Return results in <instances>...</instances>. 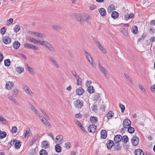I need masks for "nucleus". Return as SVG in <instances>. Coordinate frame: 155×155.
<instances>
[{"label": "nucleus", "instance_id": "1", "mask_svg": "<svg viewBox=\"0 0 155 155\" xmlns=\"http://www.w3.org/2000/svg\"><path fill=\"white\" fill-rule=\"evenodd\" d=\"M71 16L74 19L79 21L81 24H83L87 19L88 15H81L74 13Z\"/></svg>", "mask_w": 155, "mask_h": 155}, {"label": "nucleus", "instance_id": "2", "mask_svg": "<svg viewBox=\"0 0 155 155\" xmlns=\"http://www.w3.org/2000/svg\"><path fill=\"white\" fill-rule=\"evenodd\" d=\"M40 45L44 46L49 51L54 53L56 51L55 48L48 42L46 41H42Z\"/></svg>", "mask_w": 155, "mask_h": 155}, {"label": "nucleus", "instance_id": "3", "mask_svg": "<svg viewBox=\"0 0 155 155\" xmlns=\"http://www.w3.org/2000/svg\"><path fill=\"white\" fill-rule=\"evenodd\" d=\"M131 140L133 146H137L139 144V138L136 136L134 135L132 138Z\"/></svg>", "mask_w": 155, "mask_h": 155}, {"label": "nucleus", "instance_id": "4", "mask_svg": "<svg viewBox=\"0 0 155 155\" xmlns=\"http://www.w3.org/2000/svg\"><path fill=\"white\" fill-rule=\"evenodd\" d=\"M75 106L78 108H81L83 105V102L79 99H77L74 102Z\"/></svg>", "mask_w": 155, "mask_h": 155}, {"label": "nucleus", "instance_id": "5", "mask_svg": "<svg viewBox=\"0 0 155 155\" xmlns=\"http://www.w3.org/2000/svg\"><path fill=\"white\" fill-rule=\"evenodd\" d=\"M49 58L51 61L52 63L56 68H59L60 67V65L54 57L51 55H50L49 56Z\"/></svg>", "mask_w": 155, "mask_h": 155}, {"label": "nucleus", "instance_id": "6", "mask_svg": "<svg viewBox=\"0 0 155 155\" xmlns=\"http://www.w3.org/2000/svg\"><path fill=\"white\" fill-rule=\"evenodd\" d=\"M24 47L25 48H31L33 50H38L39 48L35 46L34 45H32L28 44L27 43H24Z\"/></svg>", "mask_w": 155, "mask_h": 155}, {"label": "nucleus", "instance_id": "7", "mask_svg": "<svg viewBox=\"0 0 155 155\" xmlns=\"http://www.w3.org/2000/svg\"><path fill=\"white\" fill-rule=\"evenodd\" d=\"M28 40L30 42H33L35 44H37L40 45L42 41L36 40L33 38L31 37H28L27 38Z\"/></svg>", "mask_w": 155, "mask_h": 155}, {"label": "nucleus", "instance_id": "8", "mask_svg": "<svg viewBox=\"0 0 155 155\" xmlns=\"http://www.w3.org/2000/svg\"><path fill=\"white\" fill-rule=\"evenodd\" d=\"M23 89L24 91L29 95L33 97L34 96V93L27 86H24Z\"/></svg>", "mask_w": 155, "mask_h": 155}, {"label": "nucleus", "instance_id": "9", "mask_svg": "<svg viewBox=\"0 0 155 155\" xmlns=\"http://www.w3.org/2000/svg\"><path fill=\"white\" fill-rule=\"evenodd\" d=\"M131 121L128 119H126L124 121L123 125L125 128H127L131 125Z\"/></svg>", "mask_w": 155, "mask_h": 155}, {"label": "nucleus", "instance_id": "10", "mask_svg": "<svg viewBox=\"0 0 155 155\" xmlns=\"http://www.w3.org/2000/svg\"><path fill=\"white\" fill-rule=\"evenodd\" d=\"M96 129V126L94 124H92L89 126L88 128V130L90 133H94L95 132Z\"/></svg>", "mask_w": 155, "mask_h": 155}, {"label": "nucleus", "instance_id": "11", "mask_svg": "<svg viewBox=\"0 0 155 155\" xmlns=\"http://www.w3.org/2000/svg\"><path fill=\"white\" fill-rule=\"evenodd\" d=\"M2 39L3 43L6 45L9 44L11 41V39L10 38L9 36H4Z\"/></svg>", "mask_w": 155, "mask_h": 155}, {"label": "nucleus", "instance_id": "12", "mask_svg": "<svg viewBox=\"0 0 155 155\" xmlns=\"http://www.w3.org/2000/svg\"><path fill=\"white\" fill-rule=\"evenodd\" d=\"M39 137V135L37 134L35 136L32 140L29 143L28 145L29 146H32L35 142H36L38 139Z\"/></svg>", "mask_w": 155, "mask_h": 155}, {"label": "nucleus", "instance_id": "13", "mask_svg": "<svg viewBox=\"0 0 155 155\" xmlns=\"http://www.w3.org/2000/svg\"><path fill=\"white\" fill-rule=\"evenodd\" d=\"M14 86V83L13 82L9 81L6 83L5 87L7 89L10 90L12 89V88Z\"/></svg>", "mask_w": 155, "mask_h": 155}, {"label": "nucleus", "instance_id": "14", "mask_svg": "<svg viewBox=\"0 0 155 155\" xmlns=\"http://www.w3.org/2000/svg\"><path fill=\"white\" fill-rule=\"evenodd\" d=\"M84 90L81 87L77 88L76 90V94L79 96L82 95L84 93Z\"/></svg>", "mask_w": 155, "mask_h": 155}, {"label": "nucleus", "instance_id": "15", "mask_svg": "<svg viewBox=\"0 0 155 155\" xmlns=\"http://www.w3.org/2000/svg\"><path fill=\"white\" fill-rule=\"evenodd\" d=\"M63 136L61 135H59L56 137V140L58 141L59 144H61L63 142Z\"/></svg>", "mask_w": 155, "mask_h": 155}, {"label": "nucleus", "instance_id": "16", "mask_svg": "<svg viewBox=\"0 0 155 155\" xmlns=\"http://www.w3.org/2000/svg\"><path fill=\"white\" fill-rule=\"evenodd\" d=\"M42 147L45 148L47 149L49 147V143L47 141H43L41 143Z\"/></svg>", "mask_w": 155, "mask_h": 155}, {"label": "nucleus", "instance_id": "17", "mask_svg": "<svg viewBox=\"0 0 155 155\" xmlns=\"http://www.w3.org/2000/svg\"><path fill=\"white\" fill-rule=\"evenodd\" d=\"M106 144L107 147L108 149H110L114 145V142L113 140H109L108 141Z\"/></svg>", "mask_w": 155, "mask_h": 155}, {"label": "nucleus", "instance_id": "18", "mask_svg": "<svg viewBox=\"0 0 155 155\" xmlns=\"http://www.w3.org/2000/svg\"><path fill=\"white\" fill-rule=\"evenodd\" d=\"M135 155H144L143 150L140 149H136L135 151Z\"/></svg>", "mask_w": 155, "mask_h": 155}, {"label": "nucleus", "instance_id": "19", "mask_svg": "<svg viewBox=\"0 0 155 155\" xmlns=\"http://www.w3.org/2000/svg\"><path fill=\"white\" fill-rule=\"evenodd\" d=\"M20 45V43L18 41H15L12 45L13 48L15 49H18L19 48Z\"/></svg>", "mask_w": 155, "mask_h": 155}, {"label": "nucleus", "instance_id": "20", "mask_svg": "<svg viewBox=\"0 0 155 155\" xmlns=\"http://www.w3.org/2000/svg\"><path fill=\"white\" fill-rule=\"evenodd\" d=\"M99 11L101 16H104L106 15V12L104 8H101L99 9Z\"/></svg>", "mask_w": 155, "mask_h": 155}, {"label": "nucleus", "instance_id": "21", "mask_svg": "<svg viewBox=\"0 0 155 155\" xmlns=\"http://www.w3.org/2000/svg\"><path fill=\"white\" fill-rule=\"evenodd\" d=\"M121 136L120 135H117L115 136L114 138V141L116 143H118L120 142L121 140Z\"/></svg>", "mask_w": 155, "mask_h": 155}, {"label": "nucleus", "instance_id": "22", "mask_svg": "<svg viewBox=\"0 0 155 155\" xmlns=\"http://www.w3.org/2000/svg\"><path fill=\"white\" fill-rule=\"evenodd\" d=\"M101 137L104 139H105L107 137V133L105 130H102L101 131Z\"/></svg>", "mask_w": 155, "mask_h": 155}, {"label": "nucleus", "instance_id": "23", "mask_svg": "<svg viewBox=\"0 0 155 155\" xmlns=\"http://www.w3.org/2000/svg\"><path fill=\"white\" fill-rule=\"evenodd\" d=\"M52 28L57 31H58L62 29L61 26L59 25H54L52 26Z\"/></svg>", "mask_w": 155, "mask_h": 155}, {"label": "nucleus", "instance_id": "24", "mask_svg": "<svg viewBox=\"0 0 155 155\" xmlns=\"http://www.w3.org/2000/svg\"><path fill=\"white\" fill-rule=\"evenodd\" d=\"M114 113L112 111H109L107 114L106 116L107 117L108 119L109 120L111 118L114 116Z\"/></svg>", "mask_w": 155, "mask_h": 155}, {"label": "nucleus", "instance_id": "25", "mask_svg": "<svg viewBox=\"0 0 155 155\" xmlns=\"http://www.w3.org/2000/svg\"><path fill=\"white\" fill-rule=\"evenodd\" d=\"M21 145V142L20 140H17L15 143V147L16 149H19Z\"/></svg>", "mask_w": 155, "mask_h": 155}, {"label": "nucleus", "instance_id": "26", "mask_svg": "<svg viewBox=\"0 0 155 155\" xmlns=\"http://www.w3.org/2000/svg\"><path fill=\"white\" fill-rule=\"evenodd\" d=\"M19 90L17 89H14L12 91V94L14 97H16L19 92Z\"/></svg>", "mask_w": 155, "mask_h": 155}, {"label": "nucleus", "instance_id": "27", "mask_svg": "<svg viewBox=\"0 0 155 155\" xmlns=\"http://www.w3.org/2000/svg\"><path fill=\"white\" fill-rule=\"evenodd\" d=\"M90 121L93 124L96 123L98 121L97 118L96 117L91 116L90 117Z\"/></svg>", "mask_w": 155, "mask_h": 155}, {"label": "nucleus", "instance_id": "28", "mask_svg": "<svg viewBox=\"0 0 155 155\" xmlns=\"http://www.w3.org/2000/svg\"><path fill=\"white\" fill-rule=\"evenodd\" d=\"M115 9V7L114 5L113 4L110 5L107 9V11L108 13H110L111 12Z\"/></svg>", "mask_w": 155, "mask_h": 155}, {"label": "nucleus", "instance_id": "29", "mask_svg": "<svg viewBox=\"0 0 155 155\" xmlns=\"http://www.w3.org/2000/svg\"><path fill=\"white\" fill-rule=\"evenodd\" d=\"M93 39L94 40V42L96 43L97 46L98 48H100V47H101L102 46L101 44L97 40V39L95 38H93Z\"/></svg>", "mask_w": 155, "mask_h": 155}, {"label": "nucleus", "instance_id": "30", "mask_svg": "<svg viewBox=\"0 0 155 155\" xmlns=\"http://www.w3.org/2000/svg\"><path fill=\"white\" fill-rule=\"evenodd\" d=\"M55 150L58 153H60L61 150V148L59 144H57L55 146Z\"/></svg>", "mask_w": 155, "mask_h": 155}, {"label": "nucleus", "instance_id": "31", "mask_svg": "<svg viewBox=\"0 0 155 155\" xmlns=\"http://www.w3.org/2000/svg\"><path fill=\"white\" fill-rule=\"evenodd\" d=\"M119 14L116 11L113 12L111 15V17L114 19L117 18Z\"/></svg>", "mask_w": 155, "mask_h": 155}, {"label": "nucleus", "instance_id": "32", "mask_svg": "<svg viewBox=\"0 0 155 155\" xmlns=\"http://www.w3.org/2000/svg\"><path fill=\"white\" fill-rule=\"evenodd\" d=\"M122 141L125 143H126L129 140L128 137L126 135L122 137H121Z\"/></svg>", "mask_w": 155, "mask_h": 155}, {"label": "nucleus", "instance_id": "33", "mask_svg": "<svg viewBox=\"0 0 155 155\" xmlns=\"http://www.w3.org/2000/svg\"><path fill=\"white\" fill-rule=\"evenodd\" d=\"M120 31L122 32L125 35H127V30L124 28L121 27L120 29Z\"/></svg>", "mask_w": 155, "mask_h": 155}, {"label": "nucleus", "instance_id": "34", "mask_svg": "<svg viewBox=\"0 0 155 155\" xmlns=\"http://www.w3.org/2000/svg\"><path fill=\"white\" fill-rule=\"evenodd\" d=\"M100 95L99 94L96 93L94 95L93 98L94 100L96 101H97L100 100Z\"/></svg>", "mask_w": 155, "mask_h": 155}, {"label": "nucleus", "instance_id": "35", "mask_svg": "<svg viewBox=\"0 0 155 155\" xmlns=\"http://www.w3.org/2000/svg\"><path fill=\"white\" fill-rule=\"evenodd\" d=\"M131 31L134 34H136L137 33V28L136 26L133 27L131 29Z\"/></svg>", "mask_w": 155, "mask_h": 155}, {"label": "nucleus", "instance_id": "36", "mask_svg": "<svg viewBox=\"0 0 155 155\" xmlns=\"http://www.w3.org/2000/svg\"><path fill=\"white\" fill-rule=\"evenodd\" d=\"M42 121L43 123L46 126H50V124L49 122L45 118L42 119Z\"/></svg>", "mask_w": 155, "mask_h": 155}, {"label": "nucleus", "instance_id": "37", "mask_svg": "<svg viewBox=\"0 0 155 155\" xmlns=\"http://www.w3.org/2000/svg\"><path fill=\"white\" fill-rule=\"evenodd\" d=\"M127 128V131L129 133L132 134L134 132L135 130L133 127L130 126L129 127Z\"/></svg>", "mask_w": 155, "mask_h": 155}, {"label": "nucleus", "instance_id": "38", "mask_svg": "<svg viewBox=\"0 0 155 155\" xmlns=\"http://www.w3.org/2000/svg\"><path fill=\"white\" fill-rule=\"evenodd\" d=\"M6 133L5 131H1L0 133V138L3 139L6 136Z\"/></svg>", "mask_w": 155, "mask_h": 155}, {"label": "nucleus", "instance_id": "39", "mask_svg": "<svg viewBox=\"0 0 155 155\" xmlns=\"http://www.w3.org/2000/svg\"><path fill=\"white\" fill-rule=\"evenodd\" d=\"M9 98L10 100L12 101L14 103L16 104L17 105H19V104L18 102H17L12 96H10L9 97Z\"/></svg>", "mask_w": 155, "mask_h": 155}, {"label": "nucleus", "instance_id": "40", "mask_svg": "<svg viewBox=\"0 0 155 155\" xmlns=\"http://www.w3.org/2000/svg\"><path fill=\"white\" fill-rule=\"evenodd\" d=\"M0 121L4 124H8V121L1 116H0Z\"/></svg>", "mask_w": 155, "mask_h": 155}, {"label": "nucleus", "instance_id": "41", "mask_svg": "<svg viewBox=\"0 0 155 155\" xmlns=\"http://www.w3.org/2000/svg\"><path fill=\"white\" fill-rule=\"evenodd\" d=\"M87 91L90 93H93L94 92V89L93 88V87L90 86L88 87L87 88Z\"/></svg>", "mask_w": 155, "mask_h": 155}, {"label": "nucleus", "instance_id": "42", "mask_svg": "<svg viewBox=\"0 0 155 155\" xmlns=\"http://www.w3.org/2000/svg\"><path fill=\"white\" fill-rule=\"evenodd\" d=\"M98 65L100 69L104 73V74L105 73H107V71L106 69L103 67L100 63L98 64Z\"/></svg>", "mask_w": 155, "mask_h": 155}, {"label": "nucleus", "instance_id": "43", "mask_svg": "<svg viewBox=\"0 0 155 155\" xmlns=\"http://www.w3.org/2000/svg\"><path fill=\"white\" fill-rule=\"evenodd\" d=\"M77 79V84L78 85H81V81H82V79L80 77H78L77 78H76Z\"/></svg>", "mask_w": 155, "mask_h": 155}, {"label": "nucleus", "instance_id": "44", "mask_svg": "<svg viewBox=\"0 0 155 155\" xmlns=\"http://www.w3.org/2000/svg\"><path fill=\"white\" fill-rule=\"evenodd\" d=\"M87 60L89 61V62L92 65V66H94V63L93 62V60L91 57V55H90V57L88 56L87 57Z\"/></svg>", "mask_w": 155, "mask_h": 155}, {"label": "nucleus", "instance_id": "45", "mask_svg": "<svg viewBox=\"0 0 155 155\" xmlns=\"http://www.w3.org/2000/svg\"><path fill=\"white\" fill-rule=\"evenodd\" d=\"M5 65L7 67H8L10 64V61L9 59L5 60L4 61Z\"/></svg>", "mask_w": 155, "mask_h": 155}, {"label": "nucleus", "instance_id": "46", "mask_svg": "<svg viewBox=\"0 0 155 155\" xmlns=\"http://www.w3.org/2000/svg\"><path fill=\"white\" fill-rule=\"evenodd\" d=\"M40 155H47L48 153L46 150L42 149L40 151Z\"/></svg>", "mask_w": 155, "mask_h": 155}, {"label": "nucleus", "instance_id": "47", "mask_svg": "<svg viewBox=\"0 0 155 155\" xmlns=\"http://www.w3.org/2000/svg\"><path fill=\"white\" fill-rule=\"evenodd\" d=\"M121 147V145L118 143L117 145H114V148L115 150H120Z\"/></svg>", "mask_w": 155, "mask_h": 155}, {"label": "nucleus", "instance_id": "48", "mask_svg": "<svg viewBox=\"0 0 155 155\" xmlns=\"http://www.w3.org/2000/svg\"><path fill=\"white\" fill-rule=\"evenodd\" d=\"M31 132V131L29 129L27 128L26 130L25 133V137H28L30 135V132Z\"/></svg>", "mask_w": 155, "mask_h": 155}, {"label": "nucleus", "instance_id": "49", "mask_svg": "<svg viewBox=\"0 0 155 155\" xmlns=\"http://www.w3.org/2000/svg\"><path fill=\"white\" fill-rule=\"evenodd\" d=\"M20 30V27L19 25H16L15 26L14 30V31L15 32H17L18 31Z\"/></svg>", "mask_w": 155, "mask_h": 155}, {"label": "nucleus", "instance_id": "50", "mask_svg": "<svg viewBox=\"0 0 155 155\" xmlns=\"http://www.w3.org/2000/svg\"><path fill=\"white\" fill-rule=\"evenodd\" d=\"M119 107L121 109V112L124 113L125 109V106L121 103H120Z\"/></svg>", "mask_w": 155, "mask_h": 155}, {"label": "nucleus", "instance_id": "51", "mask_svg": "<svg viewBox=\"0 0 155 155\" xmlns=\"http://www.w3.org/2000/svg\"><path fill=\"white\" fill-rule=\"evenodd\" d=\"M65 147L67 149H69L71 147V144L69 142H67L65 144Z\"/></svg>", "mask_w": 155, "mask_h": 155}, {"label": "nucleus", "instance_id": "52", "mask_svg": "<svg viewBox=\"0 0 155 155\" xmlns=\"http://www.w3.org/2000/svg\"><path fill=\"white\" fill-rule=\"evenodd\" d=\"M17 71L19 73H21L23 71L24 68L21 67H17L16 68Z\"/></svg>", "mask_w": 155, "mask_h": 155}, {"label": "nucleus", "instance_id": "53", "mask_svg": "<svg viewBox=\"0 0 155 155\" xmlns=\"http://www.w3.org/2000/svg\"><path fill=\"white\" fill-rule=\"evenodd\" d=\"M6 29L5 27H3L0 30L1 33L2 35H4L5 33Z\"/></svg>", "mask_w": 155, "mask_h": 155}, {"label": "nucleus", "instance_id": "54", "mask_svg": "<svg viewBox=\"0 0 155 155\" xmlns=\"http://www.w3.org/2000/svg\"><path fill=\"white\" fill-rule=\"evenodd\" d=\"M17 129L16 126L13 127L12 129V133H15L17 132Z\"/></svg>", "mask_w": 155, "mask_h": 155}, {"label": "nucleus", "instance_id": "55", "mask_svg": "<svg viewBox=\"0 0 155 155\" xmlns=\"http://www.w3.org/2000/svg\"><path fill=\"white\" fill-rule=\"evenodd\" d=\"M16 141V140L15 139H14L13 140H12L10 141V144L11 145V146H10V147H11V146L13 145L14 144L15 145V143Z\"/></svg>", "mask_w": 155, "mask_h": 155}, {"label": "nucleus", "instance_id": "56", "mask_svg": "<svg viewBox=\"0 0 155 155\" xmlns=\"http://www.w3.org/2000/svg\"><path fill=\"white\" fill-rule=\"evenodd\" d=\"M71 73L72 75L75 77L76 79L78 77H79L78 76L77 73L75 71H71Z\"/></svg>", "mask_w": 155, "mask_h": 155}, {"label": "nucleus", "instance_id": "57", "mask_svg": "<svg viewBox=\"0 0 155 155\" xmlns=\"http://www.w3.org/2000/svg\"><path fill=\"white\" fill-rule=\"evenodd\" d=\"M97 8V6L94 5H91L90 6V9L91 10H93Z\"/></svg>", "mask_w": 155, "mask_h": 155}, {"label": "nucleus", "instance_id": "58", "mask_svg": "<svg viewBox=\"0 0 155 155\" xmlns=\"http://www.w3.org/2000/svg\"><path fill=\"white\" fill-rule=\"evenodd\" d=\"M99 49L100 50L102 51L104 54H106L107 53V52L106 50L104 49V48L103 46H102L101 47H100Z\"/></svg>", "mask_w": 155, "mask_h": 155}, {"label": "nucleus", "instance_id": "59", "mask_svg": "<svg viewBox=\"0 0 155 155\" xmlns=\"http://www.w3.org/2000/svg\"><path fill=\"white\" fill-rule=\"evenodd\" d=\"M139 87L140 89L144 93H145L146 91L144 88L141 85H139Z\"/></svg>", "mask_w": 155, "mask_h": 155}, {"label": "nucleus", "instance_id": "60", "mask_svg": "<svg viewBox=\"0 0 155 155\" xmlns=\"http://www.w3.org/2000/svg\"><path fill=\"white\" fill-rule=\"evenodd\" d=\"M92 109L93 111H95L97 110V106L95 105H93L92 107Z\"/></svg>", "mask_w": 155, "mask_h": 155}, {"label": "nucleus", "instance_id": "61", "mask_svg": "<svg viewBox=\"0 0 155 155\" xmlns=\"http://www.w3.org/2000/svg\"><path fill=\"white\" fill-rule=\"evenodd\" d=\"M150 89L152 92L153 93H155V84L151 86L150 87Z\"/></svg>", "mask_w": 155, "mask_h": 155}, {"label": "nucleus", "instance_id": "62", "mask_svg": "<svg viewBox=\"0 0 155 155\" xmlns=\"http://www.w3.org/2000/svg\"><path fill=\"white\" fill-rule=\"evenodd\" d=\"M35 149H31L29 152L30 155H33L35 153Z\"/></svg>", "mask_w": 155, "mask_h": 155}, {"label": "nucleus", "instance_id": "63", "mask_svg": "<svg viewBox=\"0 0 155 155\" xmlns=\"http://www.w3.org/2000/svg\"><path fill=\"white\" fill-rule=\"evenodd\" d=\"M82 116L80 113H78L75 115V117L76 118H81Z\"/></svg>", "mask_w": 155, "mask_h": 155}, {"label": "nucleus", "instance_id": "64", "mask_svg": "<svg viewBox=\"0 0 155 155\" xmlns=\"http://www.w3.org/2000/svg\"><path fill=\"white\" fill-rule=\"evenodd\" d=\"M76 124L78 125L79 127L80 128L82 127V124L81 122L78 121H77L76 122Z\"/></svg>", "mask_w": 155, "mask_h": 155}]
</instances>
